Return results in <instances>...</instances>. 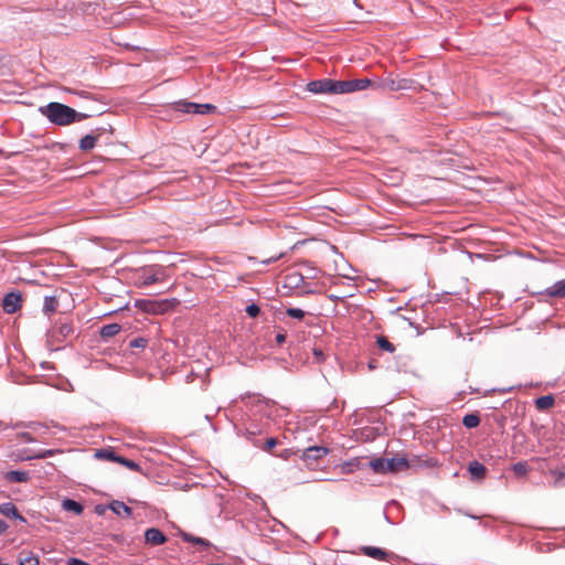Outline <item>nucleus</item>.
Instances as JSON below:
<instances>
[{"label": "nucleus", "mask_w": 565, "mask_h": 565, "mask_svg": "<svg viewBox=\"0 0 565 565\" xmlns=\"http://www.w3.org/2000/svg\"><path fill=\"white\" fill-rule=\"evenodd\" d=\"M40 113L57 126H67L87 117L85 114L77 113L72 107L56 102L40 107Z\"/></svg>", "instance_id": "1"}, {"label": "nucleus", "mask_w": 565, "mask_h": 565, "mask_svg": "<svg viewBox=\"0 0 565 565\" xmlns=\"http://www.w3.org/2000/svg\"><path fill=\"white\" fill-rule=\"evenodd\" d=\"M75 333L73 322L68 319H58L51 328L49 335L52 341L62 342Z\"/></svg>", "instance_id": "2"}, {"label": "nucleus", "mask_w": 565, "mask_h": 565, "mask_svg": "<svg viewBox=\"0 0 565 565\" xmlns=\"http://www.w3.org/2000/svg\"><path fill=\"white\" fill-rule=\"evenodd\" d=\"M174 109L186 114H209L215 111L216 107L212 104H198L192 102L180 100L174 104Z\"/></svg>", "instance_id": "3"}, {"label": "nucleus", "mask_w": 565, "mask_h": 565, "mask_svg": "<svg viewBox=\"0 0 565 565\" xmlns=\"http://www.w3.org/2000/svg\"><path fill=\"white\" fill-rule=\"evenodd\" d=\"M371 85L367 78H356L350 81H335L337 94H348L363 90Z\"/></svg>", "instance_id": "4"}, {"label": "nucleus", "mask_w": 565, "mask_h": 565, "mask_svg": "<svg viewBox=\"0 0 565 565\" xmlns=\"http://www.w3.org/2000/svg\"><path fill=\"white\" fill-rule=\"evenodd\" d=\"M140 286H149L163 279V269L161 267L151 266L142 268L138 275Z\"/></svg>", "instance_id": "5"}, {"label": "nucleus", "mask_w": 565, "mask_h": 565, "mask_svg": "<svg viewBox=\"0 0 565 565\" xmlns=\"http://www.w3.org/2000/svg\"><path fill=\"white\" fill-rule=\"evenodd\" d=\"M307 89L315 94H337L335 81L330 78L311 81L310 83H308Z\"/></svg>", "instance_id": "6"}, {"label": "nucleus", "mask_w": 565, "mask_h": 565, "mask_svg": "<svg viewBox=\"0 0 565 565\" xmlns=\"http://www.w3.org/2000/svg\"><path fill=\"white\" fill-rule=\"evenodd\" d=\"M329 452V449L327 447L322 446H312L307 448L302 454L303 461L307 462L308 466H310L313 461H317L323 457H326Z\"/></svg>", "instance_id": "7"}, {"label": "nucleus", "mask_w": 565, "mask_h": 565, "mask_svg": "<svg viewBox=\"0 0 565 565\" xmlns=\"http://www.w3.org/2000/svg\"><path fill=\"white\" fill-rule=\"evenodd\" d=\"M21 295L19 292H9L2 300V308L7 313H14L21 307Z\"/></svg>", "instance_id": "8"}, {"label": "nucleus", "mask_w": 565, "mask_h": 565, "mask_svg": "<svg viewBox=\"0 0 565 565\" xmlns=\"http://www.w3.org/2000/svg\"><path fill=\"white\" fill-rule=\"evenodd\" d=\"M386 467L387 472L395 473L407 470L411 467V463L405 457H395L387 459Z\"/></svg>", "instance_id": "9"}, {"label": "nucleus", "mask_w": 565, "mask_h": 565, "mask_svg": "<svg viewBox=\"0 0 565 565\" xmlns=\"http://www.w3.org/2000/svg\"><path fill=\"white\" fill-rule=\"evenodd\" d=\"M145 539L151 545H160L167 541L166 535L156 527L148 529L145 533Z\"/></svg>", "instance_id": "10"}, {"label": "nucleus", "mask_w": 565, "mask_h": 565, "mask_svg": "<svg viewBox=\"0 0 565 565\" xmlns=\"http://www.w3.org/2000/svg\"><path fill=\"white\" fill-rule=\"evenodd\" d=\"M0 513L7 518L15 519L23 523L26 522L25 518L19 513L17 507L11 502L1 503Z\"/></svg>", "instance_id": "11"}, {"label": "nucleus", "mask_w": 565, "mask_h": 565, "mask_svg": "<svg viewBox=\"0 0 565 565\" xmlns=\"http://www.w3.org/2000/svg\"><path fill=\"white\" fill-rule=\"evenodd\" d=\"M541 295H545L551 298H563L565 297V279L556 281L553 286L545 289Z\"/></svg>", "instance_id": "12"}, {"label": "nucleus", "mask_w": 565, "mask_h": 565, "mask_svg": "<svg viewBox=\"0 0 565 565\" xmlns=\"http://www.w3.org/2000/svg\"><path fill=\"white\" fill-rule=\"evenodd\" d=\"M137 305L147 312L158 313L164 310L167 301L159 303L151 300H139L137 301Z\"/></svg>", "instance_id": "13"}, {"label": "nucleus", "mask_w": 565, "mask_h": 565, "mask_svg": "<svg viewBox=\"0 0 565 565\" xmlns=\"http://www.w3.org/2000/svg\"><path fill=\"white\" fill-rule=\"evenodd\" d=\"M361 552L362 554L379 561L386 559L388 555L386 551L375 546H362Z\"/></svg>", "instance_id": "14"}, {"label": "nucleus", "mask_w": 565, "mask_h": 565, "mask_svg": "<svg viewBox=\"0 0 565 565\" xmlns=\"http://www.w3.org/2000/svg\"><path fill=\"white\" fill-rule=\"evenodd\" d=\"M109 508L115 514L119 516L130 518L132 514L131 508H129L121 501H113Z\"/></svg>", "instance_id": "15"}, {"label": "nucleus", "mask_w": 565, "mask_h": 565, "mask_svg": "<svg viewBox=\"0 0 565 565\" xmlns=\"http://www.w3.org/2000/svg\"><path fill=\"white\" fill-rule=\"evenodd\" d=\"M4 477L10 482H26L30 479L29 472L18 470L8 471Z\"/></svg>", "instance_id": "16"}, {"label": "nucleus", "mask_w": 565, "mask_h": 565, "mask_svg": "<svg viewBox=\"0 0 565 565\" xmlns=\"http://www.w3.org/2000/svg\"><path fill=\"white\" fill-rule=\"evenodd\" d=\"M99 135H86L79 140V149L83 151L92 150L96 146Z\"/></svg>", "instance_id": "17"}, {"label": "nucleus", "mask_w": 565, "mask_h": 565, "mask_svg": "<svg viewBox=\"0 0 565 565\" xmlns=\"http://www.w3.org/2000/svg\"><path fill=\"white\" fill-rule=\"evenodd\" d=\"M120 330L121 327L118 323H109L102 327L99 333L103 339H109L118 334Z\"/></svg>", "instance_id": "18"}, {"label": "nucleus", "mask_w": 565, "mask_h": 565, "mask_svg": "<svg viewBox=\"0 0 565 565\" xmlns=\"http://www.w3.org/2000/svg\"><path fill=\"white\" fill-rule=\"evenodd\" d=\"M95 458L102 459V460H108L118 462V459H120V456H117L114 450L111 449H98L95 451Z\"/></svg>", "instance_id": "19"}, {"label": "nucleus", "mask_w": 565, "mask_h": 565, "mask_svg": "<svg viewBox=\"0 0 565 565\" xmlns=\"http://www.w3.org/2000/svg\"><path fill=\"white\" fill-rule=\"evenodd\" d=\"M20 565H39L40 561L38 555L32 552H22L19 555Z\"/></svg>", "instance_id": "20"}, {"label": "nucleus", "mask_w": 565, "mask_h": 565, "mask_svg": "<svg viewBox=\"0 0 565 565\" xmlns=\"http://www.w3.org/2000/svg\"><path fill=\"white\" fill-rule=\"evenodd\" d=\"M57 307H58V301L55 297L46 296L44 298L43 312L45 315H51V313L55 312L57 310Z\"/></svg>", "instance_id": "21"}, {"label": "nucleus", "mask_w": 565, "mask_h": 565, "mask_svg": "<svg viewBox=\"0 0 565 565\" xmlns=\"http://www.w3.org/2000/svg\"><path fill=\"white\" fill-rule=\"evenodd\" d=\"M554 397L552 395H544L535 401V407L539 411H546L551 408L554 405Z\"/></svg>", "instance_id": "22"}, {"label": "nucleus", "mask_w": 565, "mask_h": 565, "mask_svg": "<svg viewBox=\"0 0 565 565\" xmlns=\"http://www.w3.org/2000/svg\"><path fill=\"white\" fill-rule=\"evenodd\" d=\"M62 508L65 511H72L77 515H79L83 512V505L79 502L72 499L63 500Z\"/></svg>", "instance_id": "23"}, {"label": "nucleus", "mask_w": 565, "mask_h": 565, "mask_svg": "<svg viewBox=\"0 0 565 565\" xmlns=\"http://www.w3.org/2000/svg\"><path fill=\"white\" fill-rule=\"evenodd\" d=\"M468 470L471 473V476L477 478V479H481L486 475V467L482 463L478 462V461L470 462L469 467H468Z\"/></svg>", "instance_id": "24"}, {"label": "nucleus", "mask_w": 565, "mask_h": 565, "mask_svg": "<svg viewBox=\"0 0 565 565\" xmlns=\"http://www.w3.org/2000/svg\"><path fill=\"white\" fill-rule=\"evenodd\" d=\"M387 459L385 458H375L370 461V467L376 473H387Z\"/></svg>", "instance_id": "25"}, {"label": "nucleus", "mask_w": 565, "mask_h": 565, "mask_svg": "<svg viewBox=\"0 0 565 565\" xmlns=\"http://www.w3.org/2000/svg\"><path fill=\"white\" fill-rule=\"evenodd\" d=\"M550 472L554 477V481H553V487L554 488H559V487L565 486V482H564V480H565V467H563L561 469L551 470Z\"/></svg>", "instance_id": "26"}, {"label": "nucleus", "mask_w": 565, "mask_h": 565, "mask_svg": "<svg viewBox=\"0 0 565 565\" xmlns=\"http://www.w3.org/2000/svg\"><path fill=\"white\" fill-rule=\"evenodd\" d=\"M385 86L391 90L407 89L408 81H406V79L395 81V79L388 78L385 81Z\"/></svg>", "instance_id": "27"}, {"label": "nucleus", "mask_w": 565, "mask_h": 565, "mask_svg": "<svg viewBox=\"0 0 565 565\" xmlns=\"http://www.w3.org/2000/svg\"><path fill=\"white\" fill-rule=\"evenodd\" d=\"M480 417L477 414H467L462 418V425L467 428H475L479 426Z\"/></svg>", "instance_id": "28"}, {"label": "nucleus", "mask_w": 565, "mask_h": 565, "mask_svg": "<svg viewBox=\"0 0 565 565\" xmlns=\"http://www.w3.org/2000/svg\"><path fill=\"white\" fill-rule=\"evenodd\" d=\"M376 343L379 345L380 349L386 351V352H390V353H393L395 351V347L393 343H391L386 337L384 335H379L376 338Z\"/></svg>", "instance_id": "29"}, {"label": "nucleus", "mask_w": 565, "mask_h": 565, "mask_svg": "<svg viewBox=\"0 0 565 565\" xmlns=\"http://www.w3.org/2000/svg\"><path fill=\"white\" fill-rule=\"evenodd\" d=\"M181 537L185 542H191V543L200 544V545H202L204 547L210 546V542L209 541H206L204 539H201V537L193 536L190 533L183 532V533H181Z\"/></svg>", "instance_id": "30"}, {"label": "nucleus", "mask_w": 565, "mask_h": 565, "mask_svg": "<svg viewBox=\"0 0 565 565\" xmlns=\"http://www.w3.org/2000/svg\"><path fill=\"white\" fill-rule=\"evenodd\" d=\"M286 313L290 317V318H294V319H298V320H301L303 319L306 312L302 310V309H299V308H288L286 310Z\"/></svg>", "instance_id": "31"}, {"label": "nucleus", "mask_w": 565, "mask_h": 565, "mask_svg": "<svg viewBox=\"0 0 565 565\" xmlns=\"http://www.w3.org/2000/svg\"><path fill=\"white\" fill-rule=\"evenodd\" d=\"M118 462L130 470H134V471L140 470V466L137 462L129 460L127 458L120 457V459H118Z\"/></svg>", "instance_id": "32"}, {"label": "nucleus", "mask_w": 565, "mask_h": 565, "mask_svg": "<svg viewBox=\"0 0 565 565\" xmlns=\"http://www.w3.org/2000/svg\"><path fill=\"white\" fill-rule=\"evenodd\" d=\"M512 470L516 476H524L527 472V466L525 462H516L513 465Z\"/></svg>", "instance_id": "33"}, {"label": "nucleus", "mask_w": 565, "mask_h": 565, "mask_svg": "<svg viewBox=\"0 0 565 565\" xmlns=\"http://www.w3.org/2000/svg\"><path fill=\"white\" fill-rule=\"evenodd\" d=\"M259 312L260 308L256 303H250L246 307V313L252 318H256Z\"/></svg>", "instance_id": "34"}, {"label": "nucleus", "mask_w": 565, "mask_h": 565, "mask_svg": "<svg viewBox=\"0 0 565 565\" xmlns=\"http://www.w3.org/2000/svg\"><path fill=\"white\" fill-rule=\"evenodd\" d=\"M129 345L131 348H139V349H143L147 347V340L143 339V338H136V339H132L129 343Z\"/></svg>", "instance_id": "35"}, {"label": "nucleus", "mask_w": 565, "mask_h": 565, "mask_svg": "<svg viewBox=\"0 0 565 565\" xmlns=\"http://www.w3.org/2000/svg\"><path fill=\"white\" fill-rule=\"evenodd\" d=\"M277 439L276 438H269L267 439L265 446L263 447V449L265 451H270L276 445H277Z\"/></svg>", "instance_id": "36"}, {"label": "nucleus", "mask_w": 565, "mask_h": 565, "mask_svg": "<svg viewBox=\"0 0 565 565\" xmlns=\"http://www.w3.org/2000/svg\"><path fill=\"white\" fill-rule=\"evenodd\" d=\"M19 437L25 443H34L35 438L29 431L19 434Z\"/></svg>", "instance_id": "37"}, {"label": "nucleus", "mask_w": 565, "mask_h": 565, "mask_svg": "<svg viewBox=\"0 0 565 565\" xmlns=\"http://www.w3.org/2000/svg\"><path fill=\"white\" fill-rule=\"evenodd\" d=\"M67 565H90V564H88L79 558L72 557V558H68Z\"/></svg>", "instance_id": "38"}, {"label": "nucleus", "mask_w": 565, "mask_h": 565, "mask_svg": "<svg viewBox=\"0 0 565 565\" xmlns=\"http://www.w3.org/2000/svg\"><path fill=\"white\" fill-rule=\"evenodd\" d=\"M53 450H44L38 455L34 456V458H46L53 455Z\"/></svg>", "instance_id": "39"}, {"label": "nucleus", "mask_w": 565, "mask_h": 565, "mask_svg": "<svg viewBox=\"0 0 565 565\" xmlns=\"http://www.w3.org/2000/svg\"><path fill=\"white\" fill-rule=\"evenodd\" d=\"M275 340L277 344H282L286 341V335L284 333H278Z\"/></svg>", "instance_id": "40"}, {"label": "nucleus", "mask_w": 565, "mask_h": 565, "mask_svg": "<svg viewBox=\"0 0 565 565\" xmlns=\"http://www.w3.org/2000/svg\"><path fill=\"white\" fill-rule=\"evenodd\" d=\"M7 530L8 524L3 520H0V534H3Z\"/></svg>", "instance_id": "41"}, {"label": "nucleus", "mask_w": 565, "mask_h": 565, "mask_svg": "<svg viewBox=\"0 0 565 565\" xmlns=\"http://www.w3.org/2000/svg\"><path fill=\"white\" fill-rule=\"evenodd\" d=\"M281 256H282V254H280V255H278V256H276V257H271V258H269V259H267V260H264L263 263H264V264H270V263H273V262L278 260Z\"/></svg>", "instance_id": "42"}, {"label": "nucleus", "mask_w": 565, "mask_h": 565, "mask_svg": "<svg viewBox=\"0 0 565 565\" xmlns=\"http://www.w3.org/2000/svg\"><path fill=\"white\" fill-rule=\"evenodd\" d=\"M375 367H376V361H374V360H373V361H371V362L369 363V369H370V370H374Z\"/></svg>", "instance_id": "43"}, {"label": "nucleus", "mask_w": 565, "mask_h": 565, "mask_svg": "<svg viewBox=\"0 0 565 565\" xmlns=\"http://www.w3.org/2000/svg\"><path fill=\"white\" fill-rule=\"evenodd\" d=\"M315 354H316L317 356H319V358H321V356L323 355L321 351H317V350H315Z\"/></svg>", "instance_id": "44"}, {"label": "nucleus", "mask_w": 565, "mask_h": 565, "mask_svg": "<svg viewBox=\"0 0 565 565\" xmlns=\"http://www.w3.org/2000/svg\"><path fill=\"white\" fill-rule=\"evenodd\" d=\"M42 428H43V426H42L41 424H36V425H34V430H36V429H42Z\"/></svg>", "instance_id": "45"}, {"label": "nucleus", "mask_w": 565, "mask_h": 565, "mask_svg": "<svg viewBox=\"0 0 565 565\" xmlns=\"http://www.w3.org/2000/svg\"><path fill=\"white\" fill-rule=\"evenodd\" d=\"M0 565H9V564H7V563H1V562H0Z\"/></svg>", "instance_id": "46"}]
</instances>
